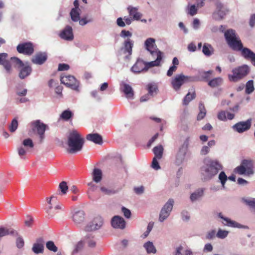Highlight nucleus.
Listing matches in <instances>:
<instances>
[{
  "mask_svg": "<svg viewBox=\"0 0 255 255\" xmlns=\"http://www.w3.org/2000/svg\"><path fill=\"white\" fill-rule=\"evenodd\" d=\"M222 169V164L217 160H205L200 170L202 180L208 181L211 180Z\"/></svg>",
  "mask_w": 255,
  "mask_h": 255,
  "instance_id": "f257e3e1",
  "label": "nucleus"
},
{
  "mask_svg": "<svg viewBox=\"0 0 255 255\" xmlns=\"http://www.w3.org/2000/svg\"><path fill=\"white\" fill-rule=\"evenodd\" d=\"M84 143V139L76 130L69 132L67 137V151L69 153L74 154L80 151Z\"/></svg>",
  "mask_w": 255,
  "mask_h": 255,
  "instance_id": "f03ea898",
  "label": "nucleus"
},
{
  "mask_svg": "<svg viewBox=\"0 0 255 255\" xmlns=\"http://www.w3.org/2000/svg\"><path fill=\"white\" fill-rule=\"evenodd\" d=\"M12 64L18 68H20L18 77L21 79H24L29 76L32 72L31 67L27 63H23L19 58L16 57L10 58Z\"/></svg>",
  "mask_w": 255,
  "mask_h": 255,
  "instance_id": "7ed1b4c3",
  "label": "nucleus"
},
{
  "mask_svg": "<svg viewBox=\"0 0 255 255\" xmlns=\"http://www.w3.org/2000/svg\"><path fill=\"white\" fill-rule=\"evenodd\" d=\"M250 71L249 66L246 64L236 67L232 70V74L228 75L229 80L231 82H238L247 76Z\"/></svg>",
  "mask_w": 255,
  "mask_h": 255,
  "instance_id": "20e7f679",
  "label": "nucleus"
},
{
  "mask_svg": "<svg viewBox=\"0 0 255 255\" xmlns=\"http://www.w3.org/2000/svg\"><path fill=\"white\" fill-rule=\"evenodd\" d=\"M224 36L229 46L233 50L241 46L242 41L235 30L229 29L225 31Z\"/></svg>",
  "mask_w": 255,
  "mask_h": 255,
  "instance_id": "39448f33",
  "label": "nucleus"
},
{
  "mask_svg": "<svg viewBox=\"0 0 255 255\" xmlns=\"http://www.w3.org/2000/svg\"><path fill=\"white\" fill-rule=\"evenodd\" d=\"M190 137L186 138L183 143L180 146L177 152L175 163L177 165L182 164L185 160L189 145Z\"/></svg>",
  "mask_w": 255,
  "mask_h": 255,
  "instance_id": "423d86ee",
  "label": "nucleus"
},
{
  "mask_svg": "<svg viewBox=\"0 0 255 255\" xmlns=\"http://www.w3.org/2000/svg\"><path fill=\"white\" fill-rule=\"evenodd\" d=\"M174 200L170 198L161 208L159 214L158 221L162 223L168 219L173 209Z\"/></svg>",
  "mask_w": 255,
  "mask_h": 255,
  "instance_id": "0eeeda50",
  "label": "nucleus"
},
{
  "mask_svg": "<svg viewBox=\"0 0 255 255\" xmlns=\"http://www.w3.org/2000/svg\"><path fill=\"white\" fill-rule=\"evenodd\" d=\"M192 77L185 76L183 74L176 75L171 80V83L173 89L176 91H179L181 87L185 83L193 81Z\"/></svg>",
  "mask_w": 255,
  "mask_h": 255,
  "instance_id": "6e6552de",
  "label": "nucleus"
},
{
  "mask_svg": "<svg viewBox=\"0 0 255 255\" xmlns=\"http://www.w3.org/2000/svg\"><path fill=\"white\" fill-rule=\"evenodd\" d=\"M60 81L61 83L70 88L72 90L75 91L79 90V82L73 76H62L60 78Z\"/></svg>",
  "mask_w": 255,
  "mask_h": 255,
  "instance_id": "1a4fd4ad",
  "label": "nucleus"
},
{
  "mask_svg": "<svg viewBox=\"0 0 255 255\" xmlns=\"http://www.w3.org/2000/svg\"><path fill=\"white\" fill-rule=\"evenodd\" d=\"M30 124L33 130H36L40 136V140L42 141L44 137V134L47 126L38 120L33 121Z\"/></svg>",
  "mask_w": 255,
  "mask_h": 255,
  "instance_id": "9d476101",
  "label": "nucleus"
},
{
  "mask_svg": "<svg viewBox=\"0 0 255 255\" xmlns=\"http://www.w3.org/2000/svg\"><path fill=\"white\" fill-rule=\"evenodd\" d=\"M11 60H9L8 54L6 53H0V65H2L6 73L10 74L12 73V68Z\"/></svg>",
  "mask_w": 255,
  "mask_h": 255,
  "instance_id": "9b49d317",
  "label": "nucleus"
},
{
  "mask_svg": "<svg viewBox=\"0 0 255 255\" xmlns=\"http://www.w3.org/2000/svg\"><path fill=\"white\" fill-rule=\"evenodd\" d=\"M252 119H249L246 121L237 123L232 127L233 129L239 133H243L249 130L251 127Z\"/></svg>",
  "mask_w": 255,
  "mask_h": 255,
  "instance_id": "f8f14e48",
  "label": "nucleus"
},
{
  "mask_svg": "<svg viewBox=\"0 0 255 255\" xmlns=\"http://www.w3.org/2000/svg\"><path fill=\"white\" fill-rule=\"evenodd\" d=\"M103 224V218L100 216L96 217L86 226L85 230L86 231H93L98 230L102 226Z\"/></svg>",
  "mask_w": 255,
  "mask_h": 255,
  "instance_id": "ddd939ff",
  "label": "nucleus"
},
{
  "mask_svg": "<svg viewBox=\"0 0 255 255\" xmlns=\"http://www.w3.org/2000/svg\"><path fill=\"white\" fill-rule=\"evenodd\" d=\"M16 49L19 53L27 55H31L34 52L32 43L30 42L22 43L17 46Z\"/></svg>",
  "mask_w": 255,
  "mask_h": 255,
  "instance_id": "4468645a",
  "label": "nucleus"
},
{
  "mask_svg": "<svg viewBox=\"0 0 255 255\" xmlns=\"http://www.w3.org/2000/svg\"><path fill=\"white\" fill-rule=\"evenodd\" d=\"M216 9L213 13V18L216 20H220L223 19L226 15V9L221 2L216 3Z\"/></svg>",
  "mask_w": 255,
  "mask_h": 255,
  "instance_id": "2eb2a0df",
  "label": "nucleus"
},
{
  "mask_svg": "<svg viewBox=\"0 0 255 255\" xmlns=\"http://www.w3.org/2000/svg\"><path fill=\"white\" fill-rule=\"evenodd\" d=\"M217 215L219 218L223 220L222 221V223L224 226L232 228H240L241 227V225L240 224L238 223L235 221L232 220L231 219L228 217H225L221 212L218 213Z\"/></svg>",
  "mask_w": 255,
  "mask_h": 255,
  "instance_id": "dca6fc26",
  "label": "nucleus"
},
{
  "mask_svg": "<svg viewBox=\"0 0 255 255\" xmlns=\"http://www.w3.org/2000/svg\"><path fill=\"white\" fill-rule=\"evenodd\" d=\"M61 38L66 41H72L74 39L73 29L71 26L67 25L59 33Z\"/></svg>",
  "mask_w": 255,
  "mask_h": 255,
  "instance_id": "f3484780",
  "label": "nucleus"
},
{
  "mask_svg": "<svg viewBox=\"0 0 255 255\" xmlns=\"http://www.w3.org/2000/svg\"><path fill=\"white\" fill-rule=\"evenodd\" d=\"M195 4L188 6V13L191 16L197 13L198 8L203 7L205 4V0H195Z\"/></svg>",
  "mask_w": 255,
  "mask_h": 255,
  "instance_id": "a211bd4d",
  "label": "nucleus"
},
{
  "mask_svg": "<svg viewBox=\"0 0 255 255\" xmlns=\"http://www.w3.org/2000/svg\"><path fill=\"white\" fill-rule=\"evenodd\" d=\"M112 227L115 229H124L126 227V222L123 218L119 216H115L111 220Z\"/></svg>",
  "mask_w": 255,
  "mask_h": 255,
  "instance_id": "6ab92c4d",
  "label": "nucleus"
},
{
  "mask_svg": "<svg viewBox=\"0 0 255 255\" xmlns=\"http://www.w3.org/2000/svg\"><path fill=\"white\" fill-rule=\"evenodd\" d=\"M72 218L75 225H80L85 220V213L82 210L75 211L72 214Z\"/></svg>",
  "mask_w": 255,
  "mask_h": 255,
  "instance_id": "aec40b11",
  "label": "nucleus"
},
{
  "mask_svg": "<svg viewBox=\"0 0 255 255\" xmlns=\"http://www.w3.org/2000/svg\"><path fill=\"white\" fill-rule=\"evenodd\" d=\"M120 89L125 94L127 98L129 99H133L134 92L132 87L129 85L122 82L121 84Z\"/></svg>",
  "mask_w": 255,
  "mask_h": 255,
  "instance_id": "412c9836",
  "label": "nucleus"
},
{
  "mask_svg": "<svg viewBox=\"0 0 255 255\" xmlns=\"http://www.w3.org/2000/svg\"><path fill=\"white\" fill-rule=\"evenodd\" d=\"M44 241L43 238L37 239L33 245L32 251L36 254H41L43 252Z\"/></svg>",
  "mask_w": 255,
  "mask_h": 255,
  "instance_id": "4be33fe9",
  "label": "nucleus"
},
{
  "mask_svg": "<svg viewBox=\"0 0 255 255\" xmlns=\"http://www.w3.org/2000/svg\"><path fill=\"white\" fill-rule=\"evenodd\" d=\"M47 56L45 53H36L31 58V61L36 65H42L47 60Z\"/></svg>",
  "mask_w": 255,
  "mask_h": 255,
  "instance_id": "5701e85b",
  "label": "nucleus"
},
{
  "mask_svg": "<svg viewBox=\"0 0 255 255\" xmlns=\"http://www.w3.org/2000/svg\"><path fill=\"white\" fill-rule=\"evenodd\" d=\"M235 113L228 111H221L217 115L218 119L221 121H227L228 120H232L235 118Z\"/></svg>",
  "mask_w": 255,
  "mask_h": 255,
  "instance_id": "b1692460",
  "label": "nucleus"
},
{
  "mask_svg": "<svg viewBox=\"0 0 255 255\" xmlns=\"http://www.w3.org/2000/svg\"><path fill=\"white\" fill-rule=\"evenodd\" d=\"M127 10L129 15L135 20H139L142 16V14L138 11V7H134L131 5H129L127 7Z\"/></svg>",
  "mask_w": 255,
  "mask_h": 255,
  "instance_id": "393cba45",
  "label": "nucleus"
},
{
  "mask_svg": "<svg viewBox=\"0 0 255 255\" xmlns=\"http://www.w3.org/2000/svg\"><path fill=\"white\" fill-rule=\"evenodd\" d=\"M239 48L234 49V51H240L242 56L246 59H250L252 58L254 53L249 48L244 47L242 42L241 46H239Z\"/></svg>",
  "mask_w": 255,
  "mask_h": 255,
  "instance_id": "a878e982",
  "label": "nucleus"
},
{
  "mask_svg": "<svg viewBox=\"0 0 255 255\" xmlns=\"http://www.w3.org/2000/svg\"><path fill=\"white\" fill-rule=\"evenodd\" d=\"M132 72L135 74L145 71V62L141 60H137L136 63L131 68Z\"/></svg>",
  "mask_w": 255,
  "mask_h": 255,
  "instance_id": "bb28decb",
  "label": "nucleus"
},
{
  "mask_svg": "<svg viewBox=\"0 0 255 255\" xmlns=\"http://www.w3.org/2000/svg\"><path fill=\"white\" fill-rule=\"evenodd\" d=\"M213 73L212 70L208 71H199L197 74L194 78H192L194 80L204 81L208 80L210 76Z\"/></svg>",
  "mask_w": 255,
  "mask_h": 255,
  "instance_id": "cd10ccee",
  "label": "nucleus"
},
{
  "mask_svg": "<svg viewBox=\"0 0 255 255\" xmlns=\"http://www.w3.org/2000/svg\"><path fill=\"white\" fill-rule=\"evenodd\" d=\"M133 41L129 38L126 39L124 42V50L125 53H128V55L126 56V59H128L132 54V49L133 46Z\"/></svg>",
  "mask_w": 255,
  "mask_h": 255,
  "instance_id": "c85d7f7f",
  "label": "nucleus"
},
{
  "mask_svg": "<svg viewBox=\"0 0 255 255\" xmlns=\"http://www.w3.org/2000/svg\"><path fill=\"white\" fill-rule=\"evenodd\" d=\"M205 189L200 188L196 189L190 196V199L192 202H195L201 198L204 195Z\"/></svg>",
  "mask_w": 255,
  "mask_h": 255,
  "instance_id": "c756f323",
  "label": "nucleus"
},
{
  "mask_svg": "<svg viewBox=\"0 0 255 255\" xmlns=\"http://www.w3.org/2000/svg\"><path fill=\"white\" fill-rule=\"evenodd\" d=\"M87 139L94 142L96 144H102L103 143L102 137L98 133H90L87 135Z\"/></svg>",
  "mask_w": 255,
  "mask_h": 255,
  "instance_id": "7c9ffc66",
  "label": "nucleus"
},
{
  "mask_svg": "<svg viewBox=\"0 0 255 255\" xmlns=\"http://www.w3.org/2000/svg\"><path fill=\"white\" fill-rule=\"evenodd\" d=\"M144 46L149 52L157 48L155 40L153 38H148L144 42Z\"/></svg>",
  "mask_w": 255,
  "mask_h": 255,
  "instance_id": "2f4dec72",
  "label": "nucleus"
},
{
  "mask_svg": "<svg viewBox=\"0 0 255 255\" xmlns=\"http://www.w3.org/2000/svg\"><path fill=\"white\" fill-rule=\"evenodd\" d=\"M92 175L93 181L97 183L100 182L102 179V171L101 169L99 168H94L92 172Z\"/></svg>",
  "mask_w": 255,
  "mask_h": 255,
  "instance_id": "473e14b6",
  "label": "nucleus"
},
{
  "mask_svg": "<svg viewBox=\"0 0 255 255\" xmlns=\"http://www.w3.org/2000/svg\"><path fill=\"white\" fill-rule=\"evenodd\" d=\"M149 53L153 59H155V60H158L159 62H161L162 60L164 57V53L158 48L149 52Z\"/></svg>",
  "mask_w": 255,
  "mask_h": 255,
  "instance_id": "72a5a7b5",
  "label": "nucleus"
},
{
  "mask_svg": "<svg viewBox=\"0 0 255 255\" xmlns=\"http://www.w3.org/2000/svg\"><path fill=\"white\" fill-rule=\"evenodd\" d=\"M61 209V206L60 205H57L54 208H53L52 206H48L45 210L48 215L50 217H53L58 213V210Z\"/></svg>",
  "mask_w": 255,
  "mask_h": 255,
  "instance_id": "f704fd0d",
  "label": "nucleus"
},
{
  "mask_svg": "<svg viewBox=\"0 0 255 255\" xmlns=\"http://www.w3.org/2000/svg\"><path fill=\"white\" fill-rule=\"evenodd\" d=\"M143 247L145 250L146 253L148 254H155L157 252L155 247L153 243L151 241H147L145 242L143 244Z\"/></svg>",
  "mask_w": 255,
  "mask_h": 255,
  "instance_id": "c9c22d12",
  "label": "nucleus"
},
{
  "mask_svg": "<svg viewBox=\"0 0 255 255\" xmlns=\"http://www.w3.org/2000/svg\"><path fill=\"white\" fill-rule=\"evenodd\" d=\"M214 48L209 43H205L202 48V52L206 56H210L214 53Z\"/></svg>",
  "mask_w": 255,
  "mask_h": 255,
  "instance_id": "e433bc0d",
  "label": "nucleus"
},
{
  "mask_svg": "<svg viewBox=\"0 0 255 255\" xmlns=\"http://www.w3.org/2000/svg\"><path fill=\"white\" fill-rule=\"evenodd\" d=\"M73 113L70 110H66L62 112L60 115V119L64 121H68L73 116Z\"/></svg>",
  "mask_w": 255,
  "mask_h": 255,
  "instance_id": "4c0bfd02",
  "label": "nucleus"
},
{
  "mask_svg": "<svg viewBox=\"0 0 255 255\" xmlns=\"http://www.w3.org/2000/svg\"><path fill=\"white\" fill-rule=\"evenodd\" d=\"M153 152L155 155L154 157L160 159L162 157L163 147L161 145H157L153 148Z\"/></svg>",
  "mask_w": 255,
  "mask_h": 255,
  "instance_id": "58836bf2",
  "label": "nucleus"
},
{
  "mask_svg": "<svg viewBox=\"0 0 255 255\" xmlns=\"http://www.w3.org/2000/svg\"><path fill=\"white\" fill-rule=\"evenodd\" d=\"M242 165L245 168L248 174L253 173L252 170V161L250 160H243Z\"/></svg>",
  "mask_w": 255,
  "mask_h": 255,
  "instance_id": "ea45409f",
  "label": "nucleus"
},
{
  "mask_svg": "<svg viewBox=\"0 0 255 255\" xmlns=\"http://www.w3.org/2000/svg\"><path fill=\"white\" fill-rule=\"evenodd\" d=\"M174 255H192L190 250H186L182 246H179L176 249Z\"/></svg>",
  "mask_w": 255,
  "mask_h": 255,
  "instance_id": "a19ab883",
  "label": "nucleus"
},
{
  "mask_svg": "<svg viewBox=\"0 0 255 255\" xmlns=\"http://www.w3.org/2000/svg\"><path fill=\"white\" fill-rule=\"evenodd\" d=\"M80 9L72 8L70 12L71 19L74 22H77L80 20Z\"/></svg>",
  "mask_w": 255,
  "mask_h": 255,
  "instance_id": "79ce46f5",
  "label": "nucleus"
},
{
  "mask_svg": "<svg viewBox=\"0 0 255 255\" xmlns=\"http://www.w3.org/2000/svg\"><path fill=\"white\" fill-rule=\"evenodd\" d=\"M199 113L197 116V120L198 121H200L202 120L206 115V110L203 103H200L199 104Z\"/></svg>",
  "mask_w": 255,
  "mask_h": 255,
  "instance_id": "37998d69",
  "label": "nucleus"
},
{
  "mask_svg": "<svg viewBox=\"0 0 255 255\" xmlns=\"http://www.w3.org/2000/svg\"><path fill=\"white\" fill-rule=\"evenodd\" d=\"M83 241L85 244H87L90 247H94L96 245L95 241L91 234L87 235L85 237Z\"/></svg>",
  "mask_w": 255,
  "mask_h": 255,
  "instance_id": "c03bdc74",
  "label": "nucleus"
},
{
  "mask_svg": "<svg viewBox=\"0 0 255 255\" xmlns=\"http://www.w3.org/2000/svg\"><path fill=\"white\" fill-rule=\"evenodd\" d=\"M196 94L195 91L189 92L186 96L184 97L183 100V104L184 105H187L193 99L195 98Z\"/></svg>",
  "mask_w": 255,
  "mask_h": 255,
  "instance_id": "a18cd8bd",
  "label": "nucleus"
},
{
  "mask_svg": "<svg viewBox=\"0 0 255 255\" xmlns=\"http://www.w3.org/2000/svg\"><path fill=\"white\" fill-rule=\"evenodd\" d=\"M223 82L222 78L220 77L214 78L208 82V85L212 88L216 87L221 85Z\"/></svg>",
  "mask_w": 255,
  "mask_h": 255,
  "instance_id": "49530a36",
  "label": "nucleus"
},
{
  "mask_svg": "<svg viewBox=\"0 0 255 255\" xmlns=\"http://www.w3.org/2000/svg\"><path fill=\"white\" fill-rule=\"evenodd\" d=\"M100 190L104 194L109 196L113 195L116 193V191L113 188L106 186H101L100 187Z\"/></svg>",
  "mask_w": 255,
  "mask_h": 255,
  "instance_id": "de8ad7c7",
  "label": "nucleus"
},
{
  "mask_svg": "<svg viewBox=\"0 0 255 255\" xmlns=\"http://www.w3.org/2000/svg\"><path fill=\"white\" fill-rule=\"evenodd\" d=\"M219 180L223 189L225 188V184L228 179V177L224 171H221L218 176Z\"/></svg>",
  "mask_w": 255,
  "mask_h": 255,
  "instance_id": "09e8293b",
  "label": "nucleus"
},
{
  "mask_svg": "<svg viewBox=\"0 0 255 255\" xmlns=\"http://www.w3.org/2000/svg\"><path fill=\"white\" fill-rule=\"evenodd\" d=\"M254 81L252 80L247 82L246 85V93L248 94H251L254 91Z\"/></svg>",
  "mask_w": 255,
  "mask_h": 255,
  "instance_id": "8fccbe9b",
  "label": "nucleus"
},
{
  "mask_svg": "<svg viewBox=\"0 0 255 255\" xmlns=\"http://www.w3.org/2000/svg\"><path fill=\"white\" fill-rule=\"evenodd\" d=\"M229 231L221 229H219L216 234V237L220 239H224L229 235Z\"/></svg>",
  "mask_w": 255,
  "mask_h": 255,
  "instance_id": "3c124183",
  "label": "nucleus"
},
{
  "mask_svg": "<svg viewBox=\"0 0 255 255\" xmlns=\"http://www.w3.org/2000/svg\"><path fill=\"white\" fill-rule=\"evenodd\" d=\"M161 65V62H159L158 60H154L152 61L145 62V71H146L149 68L159 66Z\"/></svg>",
  "mask_w": 255,
  "mask_h": 255,
  "instance_id": "603ef678",
  "label": "nucleus"
},
{
  "mask_svg": "<svg viewBox=\"0 0 255 255\" xmlns=\"http://www.w3.org/2000/svg\"><path fill=\"white\" fill-rule=\"evenodd\" d=\"M147 90L148 94L151 96H153L156 94L157 91V87L155 85L152 84H149L147 85Z\"/></svg>",
  "mask_w": 255,
  "mask_h": 255,
  "instance_id": "864d4df0",
  "label": "nucleus"
},
{
  "mask_svg": "<svg viewBox=\"0 0 255 255\" xmlns=\"http://www.w3.org/2000/svg\"><path fill=\"white\" fill-rule=\"evenodd\" d=\"M21 146H23L26 149H29L32 148L34 144L30 138H27L23 140Z\"/></svg>",
  "mask_w": 255,
  "mask_h": 255,
  "instance_id": "5fc2aeb1",
  "label": "nucleus"
},
{
  "mask_svg": "<svg viewBox=\"0 0 255 255\" xmlns=\"http://www.w3.org/2000/svg\"><path fill=\"white\" fill-rule=\"evenodd\" d=\"M181 217L183 221L187 222L190 219V215L189 212L186 210H184L181 212Z\"/></svg>",
  "mask_w": 255,
  "mask_h": 255,
  "instance_id": "6e6d98bb",
  "label": "nucleus"
},
{
  "mask_svg": "<svg viewBox=\"0 0 255 255\" xmlns=\"http://www.w3.org/2000/svg\"><path fill=\"white\" fill-rule=\"evenodd\" d=\"M28 149H26L23 146L21 145L19 146L17 148L18 154L19 156L21 157V158H23L24 155L28 151Z\"/></svg>",
  "mask_w": 255,
  "mask_h": 255,
  "instance_id": "4d7b16f0",
  "label": "nucleus"
},
{
  "mask_svg": "<svg viewBox=\"0 0 255 255\" xmlns=\"http://www.w3.org/2000/svg\"><path fill=\"white\" fill-rule=\"evenodd\" d=\"M46 248L50 251L56 252L57 251V248L55 246L52 241H48L46 244Z\"/></svg>",
  "mask_w": 255,
  "mask_h": 255,
  "instance_id": "13d9d810",
  "label": "nucleus"
},
{
  "mask_svg": "<svg viewBox=\"0 0 255 255\" xmlns=\"http://www.w3.org/2000/svg\"><path fill=\"white\" fill-rule=\"evenodd\" d=\"M59 188L60 189L62 194H66L68 189L67 183L65 181L61 182L59 185Z\"/></svg>",
  "mask_w": 255,
  "mask_h": 255,
  "instance_id": "bf43d9fd",
  "label": "nucleus"
},
{
  "mask_svg": "<svg viewBox=\"0 0 255 255\" xmlns=\"http://www.w3.org/2000/svg\"><path fill=\"white\" fill-rule=\"evenodd\" d=\"M18 127V122L16 119H13L9 127V130L11 132H13L16 130Z\"/></svg>",
  "mask_w": 255,
  "mask_h": 255,
  "instance_id": "052dcab7",
  "label": "nucleus"
},
{
  "mask_svg": "<svg viewBox=\"0 0 255 255\" xmlns=\"http://www.w3.org/2000/svg\"><path fill=\"white\" fill-rule=\"evenodd\" d=\"M153 223L150 222L147 227L146 231L143 234V238L147 237L153 228Z\"/></svg>",
  "mask_w": 255,
  "mask_h": 255,
  "instance_id": "680f3d73",
  "label": "nucleus"
},
{
  "mask_svg": "<svg viewBox=\"0 0 255 255\" xmlns=\"http://www.w3.org/2000/svg\"><path fill=\"white\" fill-rule=\"evenodd\" d=\"M92 21H93L92 18H88L87 17H83L81 19L80 18V20L78 21L79 22L80 25L83 26V25H86V24H87L89 22H92Z\"/></svg>",
  "mask_w": 255,
  "mask_h": 255,
  "instance_id": "e2e57ef3",
  "label": "nucleus"
},
{
  "mask_svg": "<svg viewBox=\"0 0 255 255\" xmlns=\"http://www.w3.org/2000/svg\"><path fill=\"white\" fill-rule=\"evenodd\" d=\"M210 148L207 145H204L200 150V154L201 155H206L210 152Z\"/></svg>",
  "mask_w": 255,
  "mask_h": 255,
  "instance_id": "0e129e2a",
  "label": "nucleus"
},
{
  "mask_svg": "<svg viewBox=\"0 0 255 255\" xmlns=\"http://www.w3.org/2000/svg\"><path fill=\"white\" fill-rule=\"evenodd\" d=\"M235 171L238 174L242 175L247 173V171L245 168L242 165V164L235 168Z\"/></svg>",
  "mask_w": 255,
  "mask_h": 255,
  "instance_id": "69168bd1",
  "label": "nucleus"
},
{
  "mask_svg": "<svg viewBox=\"0 0 255 255\" xmlns=\"http://www.w3.org/2000/svg\"><path fill=\"white\" fill-rule=\"evenodd\" d=\"M132 36V33L128 30H122L120 36L123 38L130 37Z\"/></svg>",
  "mask_w": 255,
  "mask_h": 255,
  "instance_id": "338daca9",
  "label": "nucleus"
},
{
  "mask_svg": "<svg viewBox=\"0 0 255 255\" xmlns=\"http://www.w3.org/2000/svg\"><path fill=\"white\" fill-rule=\"evenodd\" d=\"M157 158L154 157L152 162V167L155 170H158L160 168V167L159 165L158 162L157 161Z\"/></svg>",
  "mask_w": 255,
  "mask_h": 255,
  "instance_id": "774afa93",
  "label": "nucleus"
}]
</instances>
